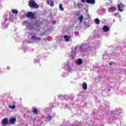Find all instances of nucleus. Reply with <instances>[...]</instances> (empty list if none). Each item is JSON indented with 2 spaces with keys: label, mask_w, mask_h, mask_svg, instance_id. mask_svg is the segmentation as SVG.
Wrapping results in <instances>:
<instances>
[{
  "label": "nucleus",
  "mask_w": 126,
  "mask_h": 126,
  "mask_svg": "<svg viewBox=\"0 0 126 126\" xmlns=\"http://www.w3.org/2000/svg\"><path fill=\"white\" fill-rule=\"evenodd\" d=\"M29 5L32 8H39V5L36 3L33 0H31L29 1Z\"/></svg>",
  "instance_id": "1"
},
{
  "label": "nucleus",
  "mask_w": 126,
  "mask_h": 126,
  "mask_svg": "<svg viewBox=\"0 0 126 126\" xmlns=\"http://www.w3.org/2000/svg\"><path fill=\"white\" fill-rule=\"evenodd\" d=\"M26 17L28 18H31V19H35V14L32 12H28L26 14Z\"/></svg>",
  "instance_id": "2"
},
{
  "label": "nucleus",
  "mask_w": 126,
  "mask_h": 126,
  "mask_svg": "<svg viewBox=\"0 0 126 126\" xmlns=\"http://www.w3.org/2000/svg\"><path fill=\"white\" fill-rule=\"evenodd\" d=\"M1 124L2 126H7V125H8V119H7L6 118H4L2 120Z\"/></svg>",
  "instance_id": "3"
},
{
  "label": "nucleus",
  "mask_w": 126,
  "mask_h": 126,
  "mask_svg": "<svg viewBox=\"0 0 126 126\" xmlns=\"http://www.w3.org/2000/svg\"><path fill=\"white\" fill-rule=\"evenodd\" d=\"M16 122V119L14 118H11L9 120V123L11 125H14V124H15Z\"/></svg>",
  "instance_id": "4"
},
{
  "label": "nucleus",
  "mask_w": 126,
  "mask_h": 126,
  "mask_svg": "<svg viewBox=\"0 0 126 126\" xmlns=\"http://www.w3.org/2000/svg\"><path fill=\"white\" fill-rule=\"evenodd\" d=\"M31 38L32 40H35V41H41V38L39 37H36V35H35L32 36Z\"/></svg>",
  "instance_id": "5"
},
{
  "label": "nucleus",
  "mask_w": 126,
  "mask_h": 126,
  "mask_svg": "<svg viewBox=\"0 0 126 126\" xmlns=\"http://www.w3.org/2000/svg\"><path fill=\"white\" fill-rule=\"evenodd\" d=\"M124 6V4L123 3H121L120 4H118V10L119 11H123V7Z\"/></svg>",
  "instance_id": "6"
},
{
  "label": "nucleus",
  "mask_w": 126,
  "mask_h": 126,
  "mask_svg": "<svg viewBox=\"0 0 126 126\" xmlns=\"http://www.w3.org/2000/svg\"><path fill=\"white\" fill-rule=\"evenodd\" d=\"M86 2L87 3H91V4H94L95 2V0H86Z\"/></svg>",
  "instance_id": "7"
},
{
  "label": "nucleus",
  "mask_w": 126,
  "mask_h": 126,
  "mask_svg": "<svg viewBox=\"0 0 126 126\" xmlns=\"http://www.w3.org/2000/svg\"><path fill=\"white\" fill-rule=\"evenodd\" d=\"M82 88L84 90H87V84L84 82L82 84Z\"/></svg>",
  "instance_id": "8"
},
{
  "label": "nucleus",
  "mask_w": 126,
  "mask_h": 126,
  "mask_svg": "<svg viewBox=\"0 0 126 126\" xmlns=\"http://www.w3.org/2000/svg\"><path fill=\"white\" fill-rule=\"evenodd\" d=\"M76 63L77 64L80 65V64H82V60L81 59H78L77 61H76Z\"/></svg>",
  "instance_id": "9"
},
{
  "label": "nucleus",
  "mask_w": 126,
  "mask_h": 126,
  "mask_svg": "<svg viewBox=\"0 0 126 126\" xmlns=\"http://www.w3.org/2000/svg\"><path fill=\"white\" fill-rule=\"evenodd\" d=\"M103 30L104 32H108V31H109V27L107 26H104L103 27Z\"/></svg>",
  "instance_id": "10"
},
{
  "label": "nucleus",
  "mask_w": 126,
  "mask_h": 126,
  "mask_svg": "<svg viewBox=\"0 0 126 126\" xmlns=\"http://www.w3.org/2000/svg\"><path fill=\"white\" fill-rule=\"evenodd\" d=\"M32 113L35 115H37L38 113V109H37V108H33V109L32 110Z\"/></svg>",
  "instance_id": "11"
},
{
  "label": "nucleus",
  "mask_w": 126,
  "mask_h": 126,
  "mask_svg": "<svg viewBox=\"0 0 126 126\" xmlns=\"http://www.w3.org/2000/svg\"><path fill=\"white\" fill-rule=\"evenodd\" d=\"M59 9L61 11H63V10H64V8H63V4H60V5H59Z\"/></svg>",
  "instance_id": "12"
},
{
  "label": "nucleus",
  "mask_w": 126,
  "mask_h": 126,
  "mask_svg": "<svg viewBox=\"0 0 126 126\" xmlns=\"http://www.w3.org/2000/svg\"><path fill=\"white\" fill-rule=\"evenodd\" d=\"M11 11L14 14H18V11L17 9H12Z\"/></svg>",
  "instance_id": "13"
},
{
  "label": "nucleus",
  "mask_w": 126,
  "mask_h": 126,
  "mask_svg": "<svg viewBox=\"0 0 126 126\" xmlns=\"http://www.w3.org/2000/svg\"><path fill=\"white\" fill-rule=\"evenodd\" d=\"M79 21L80 23H82L83 21V16L82 15H81V16L79 17Z\"/></svg>",
  "instance_id": "14"
},
{
  "label": "nucleus",
  "mask_w": 126,
  "mask_h": 126,
  "mask_svg": "<svg viewBox=\"0 0 126 126\" xmlns=\"http://www.w3.org/2000/svg\"><path fill=\"white\" fill-rule=\"evenodd\" d=\"M64 39L66 42H68L69 37L67 35H65L64 36Z\"/></svg>",
  "instance_id": "15"
},
{
  "label": "nucleus",
  "mask_w": 126,
  "mask_h": 126,
  "mask_svg": "<svg viewBox=\"0 0 126 126\" xmlns=\"http://www.w3.org/2000/svg\"><path fill=\"white\" fill-rule=\"evenodd\" d=\"M94 22H95V24H100V20L98 18L95 19Z\"/></svg>",
  "instance_id": "16"
},
{
  "label": "nucleus",
  "mask_w": 126,
  "mask_h": 126,
  "mask_svg": "<svg viewBox=\"0 0 126 126\" xmlns=\"http://www.w3.org/2000/svg\"><path fill=\"white\" fill-rule=\"evenodd\" d=\"M113 10H116V7H111L110 8H109V11H112Z\"/></svg>",
  "instance_id": "17"
},
{
  "label": "nucleus",
  "mask_w": 126,
  "mask_h": 126,
  "mask_svg": "<svg viewBox=\"0 0 126 126\" xmlns=\"http://www.w3.org/2000/svg\"><path fill=\"white\" fill-rule=\"evenodd\" d=\"M47 120L48 121H51L53 119V117L51 116H48L46 117Z\"/></svg>",
  "instance_id": "18"
},
{
  "label": "nucleus",
  "mask_w": 126,
  "mask_h": 126,
  "mask_svg": "<svg viewBox=\"0 0 126 126\" xmlns=\"http://www.w3.org/2000/svg\"><path fill=\"white\" fill-rule=\"evenodd\" d=\"M9 108H10V109H15L16 106L15 105H9Z\"/></svg>",
  "instance_id": "19"
},
{
  "label": "nucleus",
  "mask_w": 126,
  "mask_h": 126,
  "mask_svg": "<svg viewBox=\"0 0 126 126\" xmlns=\"http://www.w3.org/2000/svg\"><path fill=\"white\" fill-rule=\"evenodd\" d=\"M34 26H30L29 29L30 30H33L34 29Z\"/></svg>",
  "instance_id": "20"
},
{
  "label": "nucleus",
  "mask_w": 126,
  "mask_h": 126,
  "mask_svg": "<svg viewBox=\"0 0 126 126\" xmlns=\"http://www.w3.org/2000/svg\"><path fill=\"white\" fill-rule=\"evenodd\" d=\"M68 71H69V72H70V71H71V70H72V69L71 68V67H70V66H69L68 67Z\"/></svg>",
  "instance_id": "21"
},
{
  "label": "nucleus",
  "mask_w": 126,
  "mask_h": 126,
  "mask_svg": "<svg viewBox=\"0 0 126 126\" xmlns=\"http://www.w3.org/2000/svg\"><path fill=\"white\" fill-rule=\"evenodd\" d=\"M50 6H54V2L53 1L50 3Z\"/></svg>",
  "instance_id": "22"
},
{
  "label": "nucleus",
  "mask_w": 126,
  "mask_h": 126,
  "mask_svg": "<svg viewBox=\"0 0 126 126\" xmlns=\"http://www.w3.org/2000/svg\"><path fill=\"white\" fill-rule=\"evenodd\" d=\"M86 27L88 28L90 27V25L89 24H87V25H86Z\"/></svg>",
  "instance_id": "23"
},
{
  "label": "nucleus",
  "mask_w": 126,
  "mask_h": 126,
  "mask_svg": "<svg viewBox=\"0 0 126 126\" xmlns=\"http://www.w3.org/2000/svg\"><path fill=\"white\" fill-rule=\"evenodd\" d=\"M113 62H111L109 63L110 65H113Z\"/></svg>",
  "instance_id": "24"
},
{
  "label": "nucleus",
  "mask_w": 126,
  "mask_h": 126,
  "mask_svg": "<svg viewBox=\"0 0 126 126\" xmlns=\"http://www.w3.org/2000/svg\"><path fill=\"white\" fill-rule=\"evenodd\" d=\"M71 58H72V59L73 60V59H74V57H73V55H71L70 56Z\"/></svg>",
  "instance_id": "25"
},
{
  "label": "nucleus",
  "mask_w": 126,
  "mask_h": 126,
  "mask_svg": "<svg viewBox=\"0 0 126 126\" xmlns=\"http://www.w3.org/2000/svg\"><path fill=\"white\" fill-rule=\"evenodd\" d=\"M82 2H85V0H81Z\"/></svg>",
  "instance_id": "26"
},
{
  "label": "nucleus",
  "mask_w": 126,
  "mask_h": 126,
  "mask_svg": "<svg viewBox=\"0 0 126 126\" xmlns=\"http://www.w3.org/2000/svg\"><path fill=\"white\" fill-rule=\"evenodd\" d=\"M114 15H115V16H117V15H118V13H115V14H114Z\"/></svg>",
  "instance_id": "27"
},
{
  "label": "nucleus",
  "mask_w": 126,
  "mask_h": 126,
  "mask_svg": "<svg viewBox=\"0 0 126 126\" xmlns=\"http://www.w3.org/2000/svg\"><path fill=\"white\" fill-rule=\"evenodd\" d=\"M110 91H111V90L108 89V92H110Z\"/></svg>",
  "instance_id": "28"
},
{
  "label": "nucleus",
  "mask_w": 126,
  "mask_h": 126,
  "mask_svg": "<svg viewBox=\"0 0 126 126\" xmlns=\"http://www.w3.org/2000/svg\"><path fill=\"white\" fill-rule=\"evenodd\" d=\"M47 3H48V4H49L50 3V2L48 1Z\"/></svg>",
  "instance_id": "29"
},
{
  "label": "nucleus",
  "mask_w": 126,
  "mask_h": 126,
  "mask_svg": "<svg viewBox=\"0 0 126 126\" xmlns=\"http://www.w3.org/2000/svg\"><path fill=\"white\" fill-rule=\"evenodd\" d=\"M88 16H89V15H88Z\"/></svg>",
  "instance_id": "30"
}]
</instances>
